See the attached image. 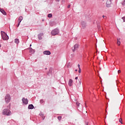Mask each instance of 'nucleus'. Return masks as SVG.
Here are the masks:
<instances>
[{
  "label": "nucleus",
  "mask_w": 125,
  "mask_h": 125,
  "mask_svg": "<svg viewBox=\"0 0 125 125\" xmlns=\"http://www.w3.org/2000/svg\"><path fill=\"white\" fill-rule=\"evenodd\" d=\"M1 36L3 41H7L9 39L7 34L4 31H1Z\"/></svg>",
  "instance_id": "1"
},
{
  "label": "nucleus",
  "mask_w": 125,
  "mask_h": 125,
  "mask_svg": "<svg viewBox=\"0 0 125 125\" xmlns=\"http://www.w3.org/2000/svg\"><path fill=\"white\" fill-rule=\"evenodd\" d=\"M2 114L5 116H10L11 115V111L9 109H4L3 110Z\"/></svg>",
  "instance_id": "2"
},
{
  "label": "nucleus",
  "mask_w": 125,
  "mask_h": 125,
  "mask_svg": "<svg viewBox=\"0 0 125 125\" xmlns=\"http://www.w3.org/2000/svg\"><path fill=\"white\" fill-rule=\"evenodd\" d=\"M11 100V97L10 96V95H9V94H7L5 96V103L7 104L9 103V102H10Z\"/></svg>",
  "instance_id": "3"
},
{
  "label": "nucleus",
  "mask_w": 125,
  "mask_h": 125,
  "mask_svg": "<svg viewBox=\"0 0 125 125\" xmlns=\"http://www.w3.org/2000/svg\"><path fill=\"white\" fill-rule=\"evenodd\" d=\"M59 33V30L58 29H55L51 32V34L52 36H56V35H58Z\"/></svg>",
  "instance_id": "4"
},
{
  "label": "nucleus",
  "mask_w": 125,
  "mask_h": 125,
  "mask_svg": "<svg viewBox=\"0 0 125 125\" xmlns=\"http://www.w3.org/2000/svg\"><path fill=\"white\" fill-rule=\"evenodd\" d=\"M111 3H112V0H107L106 2V7H110Z\"/></svg>",
  "instance_id": "5"
},
{
  "label": "nucleus",
  "mask_w": 125,
  "mask_h": 125,
  "mask_svg": "<svg viewBox=\"0 0 125 125\" xmlns=\"http://www.w3.org/2000/svg\"><path fill=\"white\" fill-rule=\"evenodd\" d=\"M21 100L22 101L23 104H24V105H27L28 104V99L22 98Z\"/></svg>",
  "instance_id": "6"
},
{
  "label": "nucleus",
  "mask_w": 125,
  "mask_h": 125,
  "mask_svg": "<svg viewBox=\"0 0 125 125\" xmlns=\"http://www.w3.org/2000/svg\"><path fill=\"white\" fill-rule=\"evenodd\" d=\"M78 48H79V44H76L75 45H74V47H72V49L73 52H75V51H76L77 49H78Z\"/></svg>",
  "instance_id": "7"
},
{
  "label": "nucleus",
  "mask_w": 125,
  "mask_h": 125,
  "mask_svg": "<svg viewBox=\"0 0 125 125\" xmlns=\"http://www.w3.org/2000/svg\"><path fill=\"white\" fill-rule=\"evenodd\" d=\"M43 36V33H41L38 35V40L40 41L42 40V37Z\"/></svg>",
  "instance_id": "8"
},
{
  "label": "nucleus",
  "mask_w": 125,
  "mask_h": 125,
  "mask_svg": "<svg viewBox=\"0 0 125 125\" xmlns=\"http://www.w3.org/2000/svg\"><path fill=\"white\" fill-rule=\"evenodd\" d=\"M81 24H82L83 28L85 29V28L86 27V22H85V21H82Z\"/></svg>",
  "instance_id": "9"
},
{
  "label": "nucleus",
  "mask_w": 125,
  "mask_h": 125,
  "mask_svg": "<svg viewBox=\"0 0 125 125\" xmlns=\"http://www.w3.org/2000/svg\"><path fill=\"white\" fill-rule=\"evenodd\" d=\"M43 54L45 55H50V54H51V52L48 50H46L43 52Z\"/></svg>",
  "instance_id": "10"
},
{
  "label": "nucleus",
  "mask_w": 125,
  "mask_h": 125,
  "mask_svg": "<svg viewBox=\"0 0 125 125\" xmlns=\"http://www.w3.org/2000/svg\"><path fill=\"white\" fill-rule=\"evenodd\" d=\"M47 75L48 76H51L52 75V68H50L49 69V71L47 73Z\"/></svg>",
  "instance_id": "11"
},
{
  "label": "nucleus",
  "mask_w": 125,
  "mask_h": 125,
  "mask_svg": "<svg viewBox=\"0 0 125 125\" xmlns=\"http://www.w3.org/2000/svg\"><path fill=\"white\" fill-rule=\"evenodd\" d=\"M29 52H30V53H31L32 54H34V53H35V50L32 48V47H30L29 48Z\"/></svg>",
  "instance_id": "12"
},
{
  "label": "nucleus",
  "mask_w": 125,
  "mask_h": 125,
  "mask_svg": "<svg viewBox=\"0 0 125 125\" xmlns=\"http://www.w3.org/2000/svg\"><path fill=\"white\" fill-rule=\"evenodd\" d=\"M34 108H35V107L34 106V105H33L32 104H29L28 107V109L29 110H31V109L33 110V109H34Z\"/></svg>",
  "instance_id": "13"
},
{
  "label": "nucleus",
  "mask_w": 125,
  "mask_h": 125,
  "mask_svg": "<svg viewBox=\"0 0 125 125\" xmlns=\"http://www.w3.org/2000/svg\"><path fill=\"white\" fill-rule=\"evenodd\" d=\"M0 11L3 15H6V12H5V11H4V10L0 8Z\"/></svg>",
  "instance_id": "14"
},
{
  "label": "nucleus",
  "mask_w": 125,
  "mask_h": 125,
  "mask_svg": "<svg viewBox=\"0 0 125 125\" xmlns=\"http://www.w3.org/2000/svg\"><path fill=\"white\" fill-rule=\"evenodd\" d=\"M73 83V80L70 79L68 82V85L69 86H72V84Z\"/></svg>",
  "instance_id": "15"
},
{
  "label": "nucleus",
  "mask_w": 125,
  "mask_h": 125,
  "mask_svg": "<svg viewBox=\"0 0 125 125\" xmlns=\"http://www.w3.org/2000/svg\"><path fill=\"white\" fill-rule=\"evenodd\" d=\"M22 20H23V17L21 16L19 18L18 22H20V23H21V21H22Z\"/></svg>",
  "instance_id": "16"
},
{
  "label": "nucleus",
  "mask_w": 125,
  "mask_h": 125,
  "mask_svg": "<svg viewBox=\"0 0 125 125\" xmlns=\"http://www.w3.org/2000/svg\"><path fill=\"white\" fill-rule=\"evenodd\" d=\"M15 42L16 43H17V44H18V43H19V39H15Z\"/></svg>",
  "instance_id": "17"
},
{
  "label": "nucleus",
  "mask_w": 125,
  "mask_h": 125,
  "mask_svg": "<svg viewBox=\"0 0 125 125\" xmlns=\"http://www.w3.org/2000/svg\"><path fill=\"white\" fill-rule=\"evenodd\" d=\"M76 83H78V84H81L82 83V81H81V79L80 80H78L76 81Z\"/></svg>",
  "instance_id": "18"
},
{
  "label": "nucleus",
  "mask_w": 125,
  "mask_h": 125,
  "mask_svg": "<svg viewBox=\"0 0 125 125\" xmlns=\"http://www.w3.org/2000/svg\"><path fill=\"white\" fill-rule=\"evenodd\" d=\"M48 18H51V17H52V14H49L48 15Z\"/></svg>",
  "instance_id": "19"
},
{
  "label": "nucleus",
  "mask_w": 125,
  "mask_h": 125,
  "mask_svg": "<svg viewBox=\"0 0 125 125\" xmlns=\"http://www.w3.org/2000/svg\"><path fill=\"white\" fill-rule=\"evenodd\" d=\"M117 44L118 45H121V42L120 41H119V40H117Z\"/></svg>",
  "instance_id": "20"
},
{
  "label": "nucleus",
  "mask_w": 125,
  "mask_h": 125,
  "mask_svg": "<svg viewBox=\"0 0 125 125\" xmlns=\"http://www.w3.org/2000/svg\"><path fill=\"white\" fill-rule=\"evenodd\" d=\"M97 27L99 30H100L101 29V26H100V24H98Z\"/></svg>",
  "instance_id": "21"
},
{
  "label": "nucleus",
  "mask_w": 125,
  "mask_h": 125,
  "mask_svg": "<svg viewBox=\"0 0 125 125\" xmlns=\"http://www.w3.org/2000/svg\"><path fill=\"white\" fill-rule=\"evenodd\" d=\"M40 116L43 118V120H44V116H43V114H42V113L40 114Z\"/></svg>",
  "instance_id": "22"
},
{
  "label": "nucleus",
  "mask_w": 125,
  "mask_h": 125,
  "mask_svg": "<svg viewBox=\"0 0 125 125\" xmlns=\"http://www.w3.org/2000/svg\"><path fill=\"white\" fill-rule=\"evenodd\" d=\"M61 119H62V117L61 116L58 117V120H59V121H61Z\"/></svg>",
  "instance_id": "23"
},
{
  "label": "nucleus",
  "mask_w": 125,
  "mask_h": 125,
  "mask_svg": "<svg viewBox=\"0 0 125 125\" xmlns=\"http://www.w3.org/2000/svg\"><path fill=\"white\" fill-rule=\"evenodd\" d=\"M119 122H120L121 124H123V119H122V118L119 119Z\"/></svg>",
  "instance_id": "24"
},
{
  "label": "nucleus",
  "mask_w": 125,
  "mask_h": 125,
  "mask_svg": "<svg viewBox=\"0 0 125 125\" xmlns=\"http://www.w3.org/2000/svg\"><path fill=\"white\" fill-rule=\"evenodd\" d=\"M78 72L79 73H82V69H81V67H79Z\"/></svg>",
  "instance_id": "25"
},
{
  "label": "nucleus",
  "mask_w": 125,
  "mask_h": 125,
  "mask_svg": "<svg viewBox=\"0 0 125 125\" xmlns=\"http://www.w3.org/2000/svg\"><path fill=\"white\" fill-rule=\"evenodd\" d=\"M122 19H123L124 22H125V17H123L122 18Z\"/></svg>",
  "instance_id": "26"
},
{
  "label": "nucleus",
  "mask_w": 125,
  "mask_h": 125,
  "mask_svg": "<svg viewBox=\"0 0 125 125\" xmlns=\"http://www.w3.org/2000/svg\"><path fill=\"white\" fill-rule=\"evenodd\" d=\"M80 103L79 102H76V105L77 106H78L79 107V106H80Z\"/></svg>",
  "instance_id": "27"
},
{
  "label": "nucleus",
  "mask_w": 125,
  "mask_h": 125,
  "mask_svg": "<svg viewBox=\"0 0 125 125\" xmlns=\"http://www.w3.org/2000/svg\"><path fill=\"white\" fill-rule=\"evenodd\" d=\"M40 103H41L42 104V103H43V100H41Z\"/></svg>",
  "instance_id": "28"
},
{
  "label": "nucleus",
  "mask_w": 125,
  "mask_h": 125,
  "mask_svg": "<svg viewBox=\"0 0 125 125\" xmlns=\"http://www.w3.org/2000/svg\"><path fill=\"white\" fill-rule=\"evenodd\" d=\"M97 25H100V22L99 21H97Z\"/></svg>",
  "instance_id": "29"
},
{
  "label": "nucleus",
  "mask_w": 125,
  "mask_h": 125,
  "mask_svg": "<svg viewBox=\"0 0 125 125\" xmlns=\"http://www.w3.org/2000/svg\"><path fill=\"white\" fill-rule=\"evenodd\" d=\"M20 22H18V25H17V27H19V25H20Z\"/></svg>",
  "instance_id": "30"
},
{
  "label": "nucleus",
  "mask_w": 125,
  "mask_h": 125,
  "mask_svg": "<svg viewBox=\"0 0 125 125\" xmlns=\"http://www.w3.org/2000/svg\"><path fill=\"white\" fill-rule=\"evenodd\" d=\"M123 5H125V0H124V2L122 3Z\"/></svg>",
  "instance_id": "31"
},
{
  "label": "nucleus",
  "mask_w": 125,
  "mask_h": 125,
  "mask_svg": "<svg viewBox=\"0 0 125 125\" xmlns=\"http://www.w3.org/2000/svg\"><path fill=\"white\" fill-rule=\"evenodd\" d=\"M70 7H71V5L69 4L67 6V8H70Z\"/></svg>",
  "instance_id": "32"
},
{
  "label": "nucleus",
  "mask_w": 125,
  "mask_h": 125,
  "mask_svg": "<svg viewBox=\"0 0 125 125\" xmlns=\"http://www.w3.org/2000/svg\"><path fill=\"white\" fill-rule=\"evenodd\" d=\"M118 74H120L121 71H120V70H119L118 71Z\"/></svg>",
  "instance_id": "33"
},
{
  "label": "nucleus",
  "mask_w": 125,
  "mask_h": 125,
  "mask_svg": "<svg viewBox=\"0 0 125 125\" xmlns=\"http://www.w3.org/2000/svg\"><path fill=\"white\" fill-rule=\"evenodd\" d=\"M78 67L79 69H80V64H78Z\"/></svg>",
  "instance_id": "34"
},
{
  "label": "nucleus",
  "mask_w": 125,
  "mask_h": 125,
  "mask_svg": "<svg viewBox=\"0 0 125 125\" xmlns=\"http://www.w3.org/2000/svg\"><path fill=\"white\" fill-rule=\"evenodd\" d=\"M56 1L59 2L60 1V0H56Z\"/></svg>",
  "instance_id": "35"
},
{
  "label": "nucleus",
  "mask_w": 125,
  "mask_h": 125,
  "mask_svg": "<svg viewBox=\"0 0 125 125\" xmlns=\"http://www.w3.org/2000/svg\"><path fill=\"white\" fill-rule=\"evenodd\" d=\"M75 80H78V77H76L75 78Z\"/></svg>",
  "instance_id": "36"
},
{
  "label": "nucleus",
  "mask_w": 125,
  "mask_h": 125,
  "mask_svg": "<svg viewBox=\"0 0 125 125\" xmlns=\"http://www.w3.org/2000/svg\"><path fill=\"white\" fill-rule=\"evenodd\" d=\"M103 18H105V16L103 15Z\"/></svg>",
  "instance_id": "37"
},
{
  "label": "nucleus",
  "mask_w": 125,
  "mask_h": 125,
  "mask_svg": "<svg viewBox=\"0 0 125 125\" xmlns=\"http://www.w3.org/2000/svg\"><path fill=\"white\" fill-rule=\"evenodd\" d=\"M75 72H78V69H76Z\"/></svg>",
  "instance_id": "38"
},
{
  "label": "nucleus",
  "mask_w": 125,
  "mask_h": 125,
  "mask_svg": "<svg viewBox=\"0 0 125 125\" xmlns=\"http://www.w3.org/2000/svg\"><path fill=\"white\" fill-rule=\"evenodd\" d=\"M31 46H32V44H30V47H31Z\"/></svg>",
  "instance_id": "39"
},
{
  "label": "nucleus",
  "mask_w": 125,
  "mask_h": 125,
  "mask_svg": "<svg viewBox=\"0 0 125 125\" xmlns=\"http://www.w3.org/2000/svg\"><path fill=\"white\" fill-rule=\"evenodd\" d=\"M0 47H1V45L0 44Z\"/></svg>",
  "instance_id": "40"
},
{
  "label": "nucleus",
  "mask_w": 125,
  "mask_h": 125,
  "mask_svg": "<svg viewBox=\"0 0 125 125\" xmlns=\"http://www.w3.org/2000/svg\"><path fill=\"white\" fill-rule=\"evenodd\" d=\"M25 11H27V10L25 9Z\"/></svg>",
  "instance_id": "41"
},
{
  "label": "nucleus",
  "mask_w": 125,
  "mask_h": 125,
  "mask_svg": "<svg viewBox=\"0 0 125 125\" xmlns=\"http://www.w3.org/2000/svg\"><path fill=\"white\" fill-rule=\"evenodd\" d=\"M42 21H44V20H42Z\"/></svg>",
  "instance_id": "42"
}]
</instances>
